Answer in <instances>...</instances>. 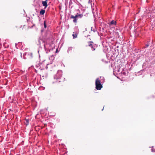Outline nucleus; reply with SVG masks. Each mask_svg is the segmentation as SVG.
<instances>
[{
  "instance_id": "f257e3e1",
  "label": "nucleus",
  "mask_w": 155,
  "mask_h": 155,
  "mask_svg": "<svg viewBox=\"0 0 155 155\" xmlns=\"http://www.w3.org/2000/svg\"><path fill=\"white\" fill-rule=\"evenodd\" d=\"M97 46V45L95 44L93 41H88V47L89 50L94 51L95 50Z\"/></svg>"
},
{
  "instance_id": "f03ea898",
  "label": "nucleus",
  "mask_w": 155,
  "mask_h": 155,
  "mask_svg": "<svg viewBox=\"0 0 155 155\" xmlns=\"http://www.w3.org/2000/svg\"><path fill=\"white\" fill-rule=\"evenodd\" d=\"M101 82V81L98 78H97L95 81V88L98 90H101L103 87V85Z\"/></svg>"
},
{
  "instance_id": "7ed1b4c3",
  "label": "nucleus",
  "mask_w": 155,
  "mask_h": 155,
  "mask_svg": "<svg viewBox=\"0 0 155 155\" xmlns=\"http://www.w3.org/2000/svg\"><path fill=\"white\" fill-rule=\"evenodd\" d=\"M44 48L46 53H48L49 52L52 51L54 48V46L50 44H47L44 45Z\"/></svg>"
},
{
  "instance_id": "20e7f679",
  "label": "nucleus",
  "mask_w": 155,
  "mask_h": 155,
  "mask_svg": "<svg viewBox=\"0 0 155 155\" xmlns=\"http://www.w3.org/2000/svg\"><path fill=\"white\" fill-rule=\"evenodd\" d=\"M62 71L61 70H58L56 74L54 76V78L55 79L58 80L61 79L62 76Z\"/></svg>"
},
{
  "instance_id": "39448f33",
  "label": "nucleus",
  "mask_w": 155,
  "mask_h": 155,
  "mask_svg": "<svg viewBox=\"0 0 155 155\" xmlns=\"http://www.w3.org/2000/svg\"><path fill=\"white\" fill-rule=\"evenodd\" d=\"M23 58L26 59H27V57L31 59L33 57L32 53L31 52H25L23 54Z\"/></svg>"
},
{
  "instance_id": "423d86ee",
  "label": "nucleus",
  "mask_w": 155,
  "mask_h": 155,
  "mask_svg": "<svg viewBox=\"0 0 155 155\" xmlns=\"http://www.w3.org/2000/svg\"><path fill=\"white\" fill-rule=\"evenodd\" d=\"M83 15L82 14H79V15H76L75 16L71 15V18H74V19L73 21L74 23H76L77 22V18L78 17H79V18H81L82 17Z\"/></svg>"
},
{
  "instance_id": "0eeeda50",
  "label": "nucleus",
  "mask_w": 155,
  "mask_h": 155,
  "mask_svg": "<svg viewBox=\"0 0 155 155\" xmlns=\"http://www.w3.org/2000/svg\"><path fill=\"white\" fill-rule=\"evenodd\" d=\"M74 29L75 31V32H73V34L72 35V36L73 37V38H76L77 37V35L79 32V29L78 27H75L74 28Z\"/></svg>"
},
{
  "instance_id": "6e6552de",
  "label": "nucleus",
  "mask_w": 155,
  "mask_h": 155,
  "mask_svg": "<svg viewBox=\"0 0 155 155\" xmlns=\"http://www.w3.org/2000/svg\"><path fill=\"white\" fill-rule=\"evenodd\" d=\"M117 22L116 21H115L114 20H112L110 21L109 22L108 24L110 25H117Z\"/></svg>"
},
{
  "instance_id": "1a4fd4ad",
  "label": "nucleus",
  "mask_w": 155,
  "mask_h": 155,
  "mask_svg": "<svg viewBox=\"0 0 155 155\" xmlns=\"http://www.w3.org/2000/svg\"><path fill=\"white\" fill-rule=\"evenodd\" d=\"M48 76V73L46 71H45L42 74V77L43 78H46Z\"/></svg>"
},
{
  "instance_id": "9d476101",
  "label": "nucleus",
  "mask_w": 155,
  "mask_h": 155,
  "mask_svg": "<svg viewBox=\"0 0 155 155\" xmlns=\"http://www.w3.org/2000/svg\"><path fill=\"white\" fill-rule=\"evenodd\" d=\"M47 0H46L45 1H42V4L43 5V6H45V9L46 8V7L48 6V4L47 3Z\"/></svg>"
},
{
  "instance_id": "9b49d317",
  "label": "nucleus",
  "mask_w": 155,
  "mask_h": 155,
  "mask_svg": "<svg viewBox=\"0 0 155 155\" xmlns=\"http://www.w3.org/2000/svg\"><path fill=\"white\" fill-rule=\"evenodd\" d=\"M150 40H149V41H147V43L145 44V46L143 47V48H148L150 45Z\"/></svg>"
},
{
  "instance_id": "f8f14e48",
  "label": "nucleus",
  "mask_w": 155,
  "mask_h": 155,
  "mask_svg": "<svg viewBox=\"0 0 155 155\" xmlns=\"http://www.w3.org/2000/svg\"><path fill=\"white\" fill-rule=\"evenodd\" d=\"M121 74L123 78H124V77L126 76L127 75V73L126 71H124L121 72Z\"/></svg>"
},
{
  "instance_id": "ddd939ff",
  "label": "nucleus",
  "mask_w": 155,
  "mask_h": 155,
  "mask_svg": "<svg viewBox=\"0 0 155 155\" xmlns=\"http://www.w3.org/2000/svg\"><path fill=\"white\" fill-rule=\"evenodd\" d=\"M72 47H68V48L67 50V52L68 53H71V52L72 51Z\"/></svg>"
},
{
  "instance_id": "4468645a",
  "label": "nucleus",
  "mask_w": 155,
  "mask_h": 155,
  "mask_svg": "<svg viewBox=\"0 0 155 155\" xmlns=\"http://www.w3.org/2000/svg\"><path fill=\"white\" fill-rule=\"evenodd\" d=\"M55 58V56L54 55H52L49 57V59L51 61L53 60Z\"/></svg>"
},
{
  "instance_id": "2eb2a0df",
  "label": "nucleus",
  "mask_w": 155,
  "mask_h": 155,
  "mask_svg": "<svg viewBox=\"0 0 155 155\" xmlns=\"http://www.w3.org/2000/svg\"><path fill=\"white\" fill-rule=\"evenodd\" d=\"M92 31L93 32H97V33L98 34V32L96 29L92 27H91V32H92Z\"/></svg>"
},
{
  "instance_id": "dca6fc26",
  "label": "nucleus",
  "mask_w": 155,
  "mask_h": 155,
  "mask_svg": "<svg viewBox=\"0 0 155 155\" xmlns=\"http://www.w3.org/2000/svg\"><path fill=\"white\" fill-rule=\"evenodd\" d=\"M45 12V10L44 9H41L40 11V13L41 15H44Z\"/></svg>"
},
{
  "instance_id": "f3484780",
  "label": "nucleus",
  "mask_w": 155,
  "mask_h": 155,
  "mask_svg": "<svg viewBox=\"0 0 155 155\" xmlns=\"http://www.w3.org/2000/svg\"><path fill=\"white\" fill-rule=\"evenodd\" d=\"M100 78L101 79V82L102 83H104L105 82V79L104 77H100Z\"/></svg>"
},
{
  "instance_id": "a211bd4d",
  "label": "nucleus",
  "mask_w": 155,
  "mask_h": 155,
  "mask_svg": "<svg viewBox=\"0 0 155 155\" xmlns=\"http://www.w3.org/2000/svg\"><path fill=\"white\" fill-rule=\"evenodd\" d=\"M89 6L92 8V3L90 2V0H89V1L88 2V6Z\"/></svg>"
},
{
  "instance_id": "6ab92c4d",
  "label": "nucleus",
  "mask_w": 155,
  "mask_h": 155,
  "mask_svg": "<svg viewBox=\"0 0 155 155\" xmlns=\"http://www.w3.org/2000/svg\"><path fill=\"white\" fill-rule=\"evenodd\" d=\"M149 148H152L151 150L152 152H155V149L154 148V147L153 146L152 147H149Z\"/></svg>"
},
{
  "instance_id": "aec40b11",
  "label": "nucleus",
  "mask_w": 155,
  "mask_h": 155,
  "mask_svg": "<svg viewBox=\"0 0 155 155\" xmlns=\"http://www.w3.org/2000/svg\"><path fill=\"white\" fill-rule=\"evenodd\" d=\"M25 120L26 123V125L27 126L29 123V120L28 119H25Z\"/></svg>"
},
{
  "instance_id": "412c9836",
  "label": "nucleus",
  "mask_w": 155,
  "mask_h": 155,
  "mask_svg": "<svg viewBox=\"0 0 155 155\" xmlns=\"http://www.w3.org/2000/svg\"><path fill=\"white\" fill-rule=\"evenodd\" d=\"M45 89V87L42 86H41L39 87V90H44Z\"/></svg>"
},
{
  "instance_id": "4be33fe9",
  "label": "nucleus",
  "mask_w": 155,
  "mask_h": 155,
  "mask_svg": "<svg viewBox=\"0 0 155 155\" xmlns=\"http://www.w3.org/2000/svg\"><path fill=\"white\" fill-rule=\"evenodd\" d=\"M44 28H46V27H47V25H46V21H44Z\"/></svg>"
},
{
  "instance_id": "5701e85b",
  "label": "nucleus",
  "mask_w": 155,
  "mask_h": 155,
  "mask_svg": "<svg viewBox=\"0 0 155 155\" xmlns=\"http://www.w3.org/2000/svg\"><path fill=\"white\" fill-rule=\"evenodd\" d=\"M41 64H42V63H40V64H38L36 65V68H40L39 67H40V65H41Z\"/></svg>"
},
{
  "instance_id": "b1692460",
  "label": "nucleus",
  "mask_w": 155,
  "mask_h": 155,
  "mask_svg": "<svg viewBox=\"0 0 155 155\" xmlns=\"http://www.w3.org/2000/svg\"><path fill=\"white\" fill-rule=\"evenodd\" d=\"M23 77L25 80H27V76L26 75H24L23 76Z\"/></svg>"
},
{
  "instance_id": "393cba45",
  "label": "nucleus",
  "mask_w": 155,
  "mask_h": 155,
  "mask_svg": "<svg viewBox=\"0 0 155 155\" xmlns=\"http://www.w3.org/2000/svg\"><path fill=\"white\" fill-rule=\"evenodd\" d=\"M116 48H118V46H117ZM114 50H115V51L116 52V51H117L118 53V52H118V51H119L118 50L117 48H116L114 49Z\"/></svg>"
},
{
  "instance_id": "a878e982",
  "label": "nucleus",
  "mask_w": 155,
  "mask_h": 155,
  "mask_svg": "<svg viewBox=\"0 0 155 155\" xmlns=\"http://www.w3.org/2000/svg\"><path fill=\"white\" fill-rule=\"evenodd\" d=\"M101 61L103 62H104V63H107V62L106 61H104V59H101Z\"/></svg>"
},
{
  "instance_id": "bb28decb",
  "label": "nucleus",
  "mask_w": 155,
  "mask_h": 155,
  "mask_svg": "<svg viewBox=\"0 0 155 155\" xmlns=\"http://www.w3.org/2000/svg\"><path fill=\"white\" fill-rule=\"evenodd\" d=\"M87 31V28H85V30H83V33H84V32L86 31Z\"/></svg>"
},
{
  "instance_id": "cd10ccee",
  "label": "nucleus",
  "mask_w": 155,
  "mask_h": 155,
  "mask_svg": "<svg viewBox=\"0 0 155 155\" xmlns=\"http://www.w3.org/2000/svg\"><path fill=\"white\" fill-rule=\"evenodd\" d=\"M15 46H16V48H18V47H16V46H17V43H16L15 44Z\"/></svg>"
},
{
  "instance_id": "c85d7f7f",
  "label": "nucleus",
  "mask_w": 155,
  "mask_h": 155,
  "mask_svg": "<svg viewBox=\"0 0 155 155\" xmlns=\"http://www.w3.org/2000/svg\"><path fill=\"white\" fill-rule=\"evenodd\" d=\"M141 71H142V70H141L140 71H139L138 73H140L141 72Z\"/></svg>"
},
{
  "instance_id": "c756f323",
  "label": "nucleus",
  "mask_w": 155,
  "mask_h": 155,
  "mask_svg": "<svg viewBox=\"0 0 155 155\" xmlns=\"http://www.w3.org/2000/svg\"><path fill=\"white\" fill-rule=\"evenodd\" d=\"M118 72H119V70L118 69V70H117Z\"/></svg>"
},
{
  "instance_id": "7c9ffc66",
  "label": "nucleus",
  "mask_w": 155,
  "mask_h": 155,
  "mask_svg": "<svg viewBox=\"0 0 155 155\" xmlns=\"http://www.w3.org/2000/svg\"><path fill=\"white\" fill-rule=\"evenodd\" d=\"M24 72H25V71H22V73H24Z\"/></svg>"
},
{
  "instance_id": "2f4dec72",
  "label": "nucleus",
  "mask_w": 155,
  "mask_h": 155,
  "mask_svg": "<svg viewBox=\"0 0 155 155\" xmlns=\"http://www.w3.org/2000/svg\"><path fill=\"white\" fill-rule=\"evenodd\" d=\"M153 41H151V43H152V44H153Z\"/></svg>"
},
{
  "instance_id": "473e14b6",
  "label": "nucleus",
  "mask_w": 155,
  "mask_h": 155,
  "mask_svg": "<svg viewBox=\"0 0 155 155\" xmlns=\"http://www.w3.org/2000/svg\"><path fill=\"white\" fill-rule=\"evenodd\" d=\"M95 91H96V90L95 89L94 90V92H95Z\"/></svg>"
},
{
  "instance_id": "72a5a7b5",
  "label": "nucleus",
  "mask_w": 155,
  "mask_h": 155,
  "mask_svg": "<svg viewBox=\"0 0 155 155\" xmlns=\"http://www.w3.org/2000/svg\"><path fill=\"white\" fill-rule=\"evenodd\" d=\"M33 27V26H31V28H32V27Z\"/></svg>"
},
{
  "instance_id": "f704fd0d",
  "label": "nucleus",
  "mask_w": 155,
  "mask_h": 155,
  "mask_svg": "<svg viewBox=\"0 0 155 155\" xmlns=\"http://www.w3.org/2000/svg\"><path fill=\"white\" fill-rule=\"evenodd\" d=\"M18 44H20V42H18Z\"/></svg>"
},
{
  "instance_id": "c9c22d12",
  "label": "nucleus",
  "mask_w": 155,
  "mask_h": 155,
  "mask_svg": "<svg viewBox=\"0 0 155 155\" xmlns=\"http://www.w3.org/2000/svg\"><path fill=\"white\" fill-rule=\"evenodd\" d=\"M21 57H22V54H21Z\"/></svg>"
},
{
  "instance_id": "e433bc0d",
  "label": "nucleus",
  "mask_w": 155,
  "mask_h": 155,
  "mask_svg": "<svg viewBox=\"0 0 155 155\" xmlns=\"http://www.w3.org/2000/svg\"><path fill=\"white\" fill-rule=\"evenodd\" d=\"M59 81V82H60L61 81Z\"/></svg>"
},
{
  "instance_id": "4c0bfd02",
  "label": "nucleus",
  "mask_w": 155,
  "mask_h": 155,
  "mask_svg": "<svg viewBox=\"0 0 155 155\" xmlns=\"http://www.w3.org/2000/svg\"><path fill=\"white\" fill-rule=\"evenodd\" d=\"M103 109H104V108H103V109H102V110H103Z\"/></svg>"
},
{
  "instance_id": "58836bf2",
  "label": "nucleus",
  "mask_w": 155,
  "mask_h": 155,
  "mask_svg": "<svg viewBox=\"0 0 155 155\" xmlns=\"http://www.w3.org/2000/svg\"><path fill=\"white\" fill-rule=\"evenodd\" d=\"M57 52V50H56V52Z\"/></svg>"
},
{
  "instance_id": "ea45409f",
  "label": "nucleus",
  "mask_w": 155,
  "mask_h": 155,
  "mask_svg": "<svg viewBox=\"0 0 155 155\" xmlns=\"http://www.w3.org/2000/svg\"><path fill=\"white\" fill-rule=\"evenodd\" d=\"M38 52L39 53V51H38Z\"/></svg>"
}]
</instances>
